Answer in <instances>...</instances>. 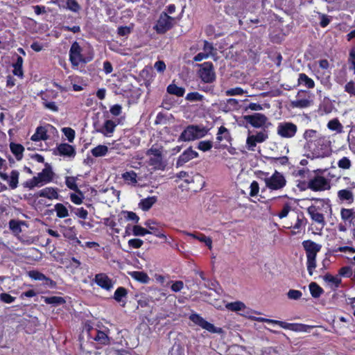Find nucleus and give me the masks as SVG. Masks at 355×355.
I'll list each match as a JSON object with an SVG mask.
<instances>
[{"label": "nucleus", "instance_id": "obj_1", "mask_svg": "<svg viewBox=\"0 0 355 355\" xmlns=\"http://www.w3.org/2000/svg\"><path fill=\"white\" fill-rule=\"evenodd\" d=\"M304 155L311 159L324 158L331 155V141L329 137L323 135L312 143L310 148H306Z\"/></svg>", "mask_w": 355, "mask_h": 355}, {"label": "nucleus", "instance_id": "obj_2", "mask_svg": "<svg viewBox=\"0 0 355 355\" xmlns=\"http://www.w3.org/2000/svg\"><path fill=\"white\" fill-rule=\"evenodd\" d=\"M302 246L305 250L307 259V270L310 275L313 273V270L316 268L317 254L320 251L322 245L316 243L311 240H306L302 242Z\"/></svg>", "mask_w": 355, "mask_h": 355}, {"label": "nucleus", "instance_id": "obj_3", "mask_svg": "<svg viewBox=\"0 0 355 355\" xmlns=\"http://www.w3.org/2000/svg\"><path fill=\"white\" fill-rule=\"evenodd\" d=\"M207 130L204 127L189 125L180 135L178 141H190L205 137Z\"/></svg>", "mask_w": 355, "mask_h": 355}, {"label": "nucleus", "instance_id": "obj_4", "mask_svg": "<svg viewBox=\"0 0 355 355\" xmlns=\"http://www.w3.org/2000/svg\"><path fill=\"white\" fill-rule=\"evenodd\" d=\"M297 132V126L288 121H284L278 123L277 127V134L282 138H293Z\"/></svg>", "mask_w": 355, "mask_h": 355}, {"label": "nucleus", "instance_id": "obj_5", "mask_svg": "<svg viewBox=\"0 0 355 355\" xmlns=\"http://www.w3.org/2000/svg\"><path fill=\"white\" fill-rule=\"evenodd\" d=\"M82 48L77 42H74L69 50V60L73 67H78L80 63H86L87 60L82 54Z\"/></svg>", "mask_w": 355, "mask_h": 355}, {"label": "nucleus", "instance_id": "obj_6", "mask_svg": "<svg viewBox=\"0 0 355 355\" xmlns=\"http://www.w3.org/2000/svg\"><path fill=\"white\" fill-rule=\"evenodd\" d=\"M264 182L266 187L272 190L281 189L286 183L284 176L277 171L270 177L265 178Z\"/></svg>", "mask_w": 355, "mask_h": 355}, {"label": "nucleus", "instance_id": "obj_7", "mask_svg": "<svg viewBox=\"0 0 355 355\" xmlns=\"http://www.w3.org/2000/svg\"><path fill=\"white\" fill-rule=\"evenodd\" d=\"M308 188L313 191H323L331 189V183L324 177L315 175L309 181Z\"/></svg>", "mask_w": 355, "mask_h": 355}, {"label": "nucleus", "instance_id": "obj_8", "mask_svg": "<svg viewBox=\"0 0 355 355\" xmlns=\"http://www.w3.org/2000/svg\"><path fill=\"white\" fill-rule=\"evenodd\" d=\"M189 319L196 324L201 327L202 329L214 334H222L223 329L220 327H216L213 324L207 322L200 315L197 313L191 314Z\"/></svg>", "mask_w": 355, "mask_h": 355}, {"label": "nucleus", "instance_id": "obj_9", "mask_svg": "<svg viewBox=\"0 0 355 355\" xmlns=\"http://www.w3.org/2000/svg\"><path fill=\"white\" fill-rule=\"evenodd\" d=\"M268 139V131L263 130L256 135H248L246 139V148L250 151H254L257 143H262Z\"/></svg>", "mask_w": 355, "mask_h": 355}, {"label": "nucleus", "instance_id": "obj_10", "mask_svg": "<svg viewBox=\"0 0 355 355\" xmlns=\"http://www.w3.org/2000/svg\"><path fill=\"white\" fill-rule=\"evenodd\" d=\"M174 19L168 16L166 13H162L155 26V29L158 33H164L172 28Z\"/></svg>", "mask_w": 355, "mask_h": 355}, {"label": "nucleus", "instance_id": "obj_11", "mask_svg": "<svg viewBox=\"0 0 355 355\" xmlns=\"http://www.w3.org/2000/svg\"><path fill=\"white\" fill-rule=\"evenodd\" d=\"M243 118L247 123L256 128H263L268 121V118L261 113L245 115Z\"/></svg>", "mask_w": 355, "mask_h": 355}, {"label": "nucleus", "instance_id": "obj_12", "mask_svg": "<svg viewBox=\"0 0 355 355\" xmlns=\"http://www.w3.org/2000/svg\"><path fill=\"white\" fill-rule=\"evenodd\" d=\"M311 96L304 91H300L296 96V99L291 101V106L297 108H305L311 105Z\"/></svg>", "mask_w": 355, "mask_h": 355}, {"label": "nucleus", "instance_id": "obj_13", "mask_svg": "<svg viewBox=\"0 0 355 355\" xmlns=\"http://www.w3.org/2000/svg\"><path fill=\"white\" fill-rule=\"evenodd\" d=\"M200 76L205 83H212L215 78V73L213 69L211 62H207L202 64V68L200 71Z\"/></svg>", "mask_w": 355, "mask_h": 355}, {"label": "nucleus", "instance_id": "obj_14", "mask_svg": "<svg viewBox=\"0 0 355 355\" xmlns=\"http://www.w3.org/2000/svg\"><path fill=\"white\" fill-rule=\"evenodd\" d=\"M320 207L319 206L311 205L307 208V213L311 218L318 224L321 225V230L325 226L326 222L324 216L320 213Z\"/></svg>", "mask_w": 355, "mask_h": 355}, {"label": "nucleus", "instance_id": "obj_15", "mask_svg": "<svg viewBox=\"0 0 355 355\" xmlns=\"http://www.w3.org/2000/svg\"><path fill=\"white\" fill-rule=\"evenodd\" d=\"M49 131H56V130L50 124H47L45 126H39L36 128L35 132L31 136V139L34 141L47 140L49 138L47 132Z\"/></svg>", "mask_w": 355, "mask_h": 355}, {"label": "nucleus", "instance_id": "obj_16", "mask_svg": "<svg viewBox=\"0 0 355 355\" xmlns=\"http://www.w3.org/2000/svg\"><path fill=\"white\" fill-rule=\"evenodd\" d=\"M267 323L268 324H278L282 328L286 329H291L295 331H306L308 326L302 324H289L286 323L283 321L280 320H272V319H267Z\"/></svg>", "mask_w": 355, "mask_h": 355}, {"label": "nucleus", "instance_id": "obj_17", "mask_svg": "<svg viewBox=\"0 0 355 355\" xmlns=\"http://www.w3.org/2000/svg\"><path fill=\"white\" fill-rule=\"evenodd\" d=\"M94 282L98 286L106 291H110L114 286V282L105 273L96 274Z\"/></svg>", "mask_w": 355, "mask_h": 355}, {"label": "nucleus", "instance_id": "obj_18", "mask_svg": "<svg viewBox=\"0 0 355 355\" xmlns=\"http://www.w3.org/2000/svg\"><path fill=\"white\" fill-rule=\"evenodd\" d=\"M323 135L320 134L315 130L313 129H306L303 133L302 137L305 140V144L304 145V150L306 148H310V146L312 145V143L315 141L318 140V139L320 138Z\"/></svg>", "mask_w": 355, "mask_h": 355}, {"label": "nucleus", "instance_id": "obj_19", "mask_svg": "<svg viewBox=\"0 0 355 355\" xmlns=\"http://www.w3.org/2000/svg\"><path fill=\"white\" fill-rule=\"evenodd\" d=\"M35 177L42 186L51 182L53 177V172L50 165L46 163L45 168Z\"/></svg>", "mask_w": 355, "mask_h": 355}, {"label": "nucleus", "instance_id": "obj_20", "mask_svg": "<svg viewBox=\"0 0 355 355\" xmlns=\"http://www.w3.org/2000/svg\"><path fill=\"white\" fill-rule=\"evenodd\" d=\"M198 157V153L191 148H189L180 155L176 162V166L177 167L182 166L185 163Z\"/></svg>", "mask_w": 355, "mask_h": 355}, {"label": "nucleus", "instance_id": "obj_21", "mask_svg": "<svg viewBox=\"0 0 355 355\" xmlns=\"http://www.w3.org/2000/svg\"><path fill=\"white\" fill-rule=\"evenodd\" d=\"M53 3L60 8H67L75 12H78L80 9L76 0H54Z\"/></svg>", "mask_w": 355, "mask_h": 355}, {"label": "nucleus", "instance_id": "obj_22", "mask_svg": "<svg viewBox=\"0 0 355 355\" xmlns=\"http://www.w3.org/2000/svg\"><path fill=\"white\" fill-rule=\"evenodd\" d=\"M96 334L93 337L94 340L98 342L103 345H107L110 343V338L108 336V334L110 333V330L107 328H104V329H96Z\"/></svg>", "mask_w": 355, "mask_h": 355}, {"label": "nucleus", "instance_id": "obj_23", "mask_svg": "<svg viewBox=\"0 0 355 355\" xmlns=\"http://www.w3.org/2000/svg\"><path fill=\"white\" fill-rule=\"evenodd\" d=\"M56 150L60 155L74 157L76 151L74 148L68 144H61L58 146Z\"/></svg>", "mask_w": 355, "mask_h": 355}, {"label": "nucleus", "instance_id": "obj_24", "mask_svg": "<svg viewBox=\"0 0 355 355\" xmlns=\"http://www.w3.org/2000/svg\"><path fill=\"white\" fill-rule=\"evenodd\" d=\"M116 124L112 120H106L102 128L97 132L102 133L105 137H110L115 130Z\"/></svg>", "mask_w": 355, "mask_h": 355}, {"label": "nucleus", "instance_id": "obj_25", "mask_svg": "<svg viewBox=\"0 0 355 355\" xmlns=\"http://www.w3.org/2000/svg\"><path fill=\"white\" fill-rule=\"evenodd\" d=\"M40 197L46 198L49 200L58 199L59 194L57 189L53 187H46L38 191Z\"/></svg>", "mask_w": 355, "mask_h": 355}, {"label": "nucleus", "instance_id": "obj_26", "mask_svg": "<svg viewBox=\"0 0 355 355\" xmlns=\"http://www.w3.org/2000/svg\"><path fill=\"white\" fill-rule=\"evenodd\" d=\"M337 195L341 202H347L348 204H352L354 202V193L350 189L339 190Z\"/></svg>", "mask_w": 355, "mask_h": 355}, {"label": "nucleus", "instance_id": "obj_27", "mask_svg": "<svg viewBox=\"0 0 355 355\" xmlns=\"http://www.w3.org/2000/svg\"><path fill=\"white\" fill-rule=\"evenodd\" d=\"M156 222L153 220H148L145 222V225L149 229L148 230H151L154 232V234L160 239H164L166 242L170 243V241H168L167 237L165 234L159 232L156 227Z\"/></svg>", "mask_w": 355, "mask_h": 355}, {"label": "nucleus", "instance_id": "obj_28", "mask_svg": "<svg viewBox=\"0 0 355 355\" xmlns=\"http://www.w3.org/2000/svg\"><path fill=\"white\" fill-rule=\"evenodd\" d=\"M121 178L128 184L135 186L138 182L137 174L134 171H129L122 173Z\"/></svg>", "mask_w": 355, "mask_h": 355}, {"label": "nucleus", "instance_id": "obj_29", "mask_svg": "<svg viewBox=\"0 0 355 355\" xmlns=\"http://www.w3.org/2000/svg\"><path fill=\"white\" fill-rule=\"evenodd\" d=\"M340 218L344 222L351 223L353 219L355 218V209H347L341 208L340 209Z\"/></svg>", "mask_w": 355, "mask_h": 355}, {"label": "nucleus", "instance_id": "obj_30", "mask_svg": "<svg viewBox=\"0 0 355 355\" xmlns=\"http://www.w3.org/2000/svg\"><path fill=\"white\" fill-rule=\"evenodd\" d=\"M10 148L11 152L15 155L17 160H21L23 157L24 148L19 144L10 143Z\"/></svg>", "mask_w": 355, "mask_h": 355}, {"label": "nucleus", "instance_id": "obj_31", "mask_svg": "<svg viewBox=\"0 0 355 355\" xmlns=\"http://www.w3.org/2000/svg\"><path fill=\"white\" fill-rule=\"evenodd\" d=\"M297 81L299 85H302L309 89H312L315 86L313 80L303 73L299 74Z\"/></svg>", "mask_w": 355, "mask_h": 355}, {"label": "nucleus", "instance_id": "obj_32", "mask_svg": "<svg viewBox=\"0 0 355 355\" xmlns=\"http://www.w3.org/2000/svg\"><path fill=\"white\" fill-rule=\"evenodd\" d=\"M157 198L151 196L141 200L139 204V207L144 211H148L156 202Z\"/></svg>", "mask_w": 355, "mask_h": 355}, {"label": "nucleus", "instance_id": "obj_33", "mask_svg": "<svg viewBox=\"0 0 355 355\" xmlns=\"http://www.w3.org/2000/svg\"><path fill=\"white\" fill-rule=\"evenodd\" d=\"M19 173L17 171L13 170L11 171L10 175H9V179L7 182H8L9 187L12 189H15L17 187L19 182Z\"/></svg>", "mask_w": 355, "mask_h": 355}, {"label": "nucleus", "instance_id": "obj_34", "mask_svg": "<svg viewBox=\"0 0 355 355\" xmlns=\"http://www.w3.org/2000/svg\"><path fill=\"white\" fill-rule=\"evenodd\" d=\"M44 302L48 304L59 306L65 303V300L60 296L44 297Z\"/></svg>", "mask_w": 355, "mask_h": 355}, {"label": "nucleus", "instance_id": "obj_35", "mask_svg": "<svg viewBox=\"0 0 355 355\" xmlns=\"http://www.w3.org/2000/svg\"><path fill=\"white\" fill-rule=\"evenodd\" d=\"M225 308L231 311H243L246 308L245 304L241 301L227 303Z\"/></svg>", "mask_w": 355, "mask_h": 355}, {"label": "nucleus", "instance_id": "obj_36", "mask_svg": "<svg viewBox=\"0 0 355 355\" xmlns=\"http://www.w3.org/2000/svg\"><path fill=\"white\" fill-rule=\"evenodd\" d=\"M107 152L108 148L105 145H98L91 150L92 155L96 157L105 156Z\"/></svg>", "mask_w": 355, "mask_h": 355}, {"label": "nucleus", "instance_id": "obj_37", "mask_svg": "<svg viewBox=\"0 0 355 355\" xmlns=\"http://www.w3.org/2000/svg\"><path fill=\"white\" fill-rule=\"evenodd\" d=\"M167 92L177 96H183L185 92V89L183 87H178L175 84H171L167 87Z\"/></svg>", "mask_w": 355, "mask_h": 355}, {"label": "nucleus", "instance_id": "obj_38", "mask_svg": "<svg viewBox=\"0 0 355 355\" xmlns=\"http://www.w3.org/2000/svg\"><path fill=\"white\" fill-rule=\"evenodd\" d=\"M130 275L135 280L141 283H147L149 281V277L146 273L141 271H133L130 272Z\"/></svg>", "mask_w": 355, "mask_h": 355}, {"label": "nucleus", "instance_id": "obj_39", "mask_svg": "<svg viewBox=\"0 0 355 355\" xmlns=\"http://www.w3.org/2000/svg\"><path fill=\"white\" fill-rule=\"evenodd\" d=\"M54 210L58 218H65L69 216L67 208L62 203H57L54 206Z\"/></svg>", "mask_w": 355, "mask_h": 355}, {"label": "nucleus", "instance_id": "obj_40", "mask_svg": "<svg viewBox=\"0 0 355 355\" xmlns=\"http://www.w3.org/2000/svg\"><path fill=\"white\" fill-rule=\"evenodd\" d=\"M128 291L124 287H119L114 292V299L117 302H124L123 298H126Z\"/></svg>", "mask_w": 355, "mask_h": 355}, {"label": "nucleus", "instance_id": "obj_41", "mask_svg": "<svg viewBox=\"0 0 355 355\" xmlns=\"http://www.w3.org/2000/svg\"><path fill=\"white\" fill-rule=\"evenodd\" d=\"M309 290L312 297L315 298L319 297L324 291L315 282H311L309 284Z\"/></svg>", "mask_w": 355, "mask_h": 355}, {"label": "nucleus", "instance_id": "obj_42", "mask_svg": "<svg viewBox=\"0 0 355 355\" xmlns=\"http://www.w3.org/2000/svg\"><path fill=\"white\" fill-rule=\"evenodd\" d=\"M216 139L219 141H221L223 139L230 141V134L225 127L220 126L219 128Z\"/></svg>", "mask_w": 355, "mask_h": 355}, {"label": "nucleus", "instance_id": "obj_43", "mask_svg": "<svg viewBox=\"0 0 355 355\" xmlns=\"http://www.w3.org/2000/svg\"><path fill=\"white\" fill-rule=\"evenodd\" d=\"M338 168L343 170H349L351 168L352 161L347 157H341L337 162Z\"/></svg>", "mask_w": 355, "mask_h": 355}, {"label": "nucleus", "instance_id": "obj_44", "mask_svg": "<svg viewBox=\"0 0 355 355\" xmlns=\"http://www.w3.org/2000/svg\"><path fill=\"white\" fill-rule=\"evenodd\" d=\"M149 164L155 169H161L164 167L162 163V156L150 157Z\"/></svg>", "mask_w": 355, "mask_h": 355}, {"label": "nucleus", "instance_id": "obj_45", "mask_svg": "<svg viewBox=\"0 0 355 355\" xmlns=\"http://www.w3.org/2000/svg\"><path fill=\"white\" fill-rule=\"evenodd\" d=\"M327 127L331 130H335L338 132L343 131V125L337 119L329 121L327 123Z\"/></svg>", "mask_w": 355, "mask_h": 355}, {"label": "nucleus", "instance_id": "obj_46", "mask_svg": "<svg viewBox=\"0 0 355 355\" xmlns=\"http://www.w3.org/2000/svg\"><path fill=\"white\" fill-rule=\"evenodd\" d=\"M103 223L106 226L110 227L116 233H119L121 230L117 227V223L114 220L113 217H109V218H103Z\"/></svg>", "mask_w": 355, "mask_h": 355}, {"label": "nucleus", "instance_id": "obj_47", "mask_svg": "<svg viewBox=\"0 0 355 355\" xmlns=\"http://www.w3.org/2000/svg\"><path fill=\"white\" fill-rule=\"evenodd\" d=\"M152 232L139 225H135L132 227V234L136 236H143L147 234H151Z\"/></svg>", "mask_w": 355, "mask_h": 355}, {"label": "nucleus", "instance_id": "obj_48", "mask_svg": "<svg viewBox=\"0 0 355 355\" xmlns=\"http://www.w3.org/2000/svg\"><path fill=\"white\" fill-rule=\"evenodd\" d=\"M245 93H247V91L243 90L241 87H239L229 89L226 90L225 92V96H241Z\"/></svg>", "mask_w": 355, "mask_h": 355}, {"label": "nucleus", "instance_id": "obj_49", "mask_svg": "<svg viewBox=\"0 0 355 355\" xmlns=\"http://www.w3.org/2000/svg\"><path fill=\"white\" fill-rule=\"evenodd\" d=\"M76 180L77 178L73 176L66 177L65 184L69 189L74 191H79V189L76 184Z\"/></svg>", "mask_w": 355, "mask_h": 355}, {"label": "nucleus", "instance_id": "obj_50", "mask_svg": "<svg viewBox=\"0 0 355 355\" xmlns=\"http://www.w3.org/2000/svg\"><path fill=\"white\" fill-rule=\"evenodd\" d=\"M203 52L208 55V57L214 56L216 49L213 44L207 41H204Z\"/></svg>", "mask_w": 355, "mask_h": 355}, {"label": "nucleus", "instance_id": "obj_51", "mask_svg": "<svg viewBox=\"0 0 355 355\" xmlns=\"http://www.w3.org/2000/svg\"><path fill=\"white\" fill-rule=\"evenodd\" d=\"M78 193H71L70 195V199L72 202L76 205H80L83 202V200L84 198L83 193L79 190V191H76Z\"/></svg>", "mask_w": 355, "mask_h": 355}, {"label": "nucleus", "instance_id": "obj_52", "mask_svg": "<svg viewBox=\"0 0 355 355\" xmlns=\"http://www.w3.org/2000/svg\"><path fill=\"white\" fill-rule=\"evenodd\" d=\"M304 216L302 215H301V216L298 215L297 216L296 222L294 224V225L293 226V230H297V232L296 231H293L292 232L293 234H297V232H299V230L302 228V227L303 225H304Z\"/></svg>", "mask_w": 355, "mask_h": 355}, {"label": "nucleus", "instance_id": "obj_53", "mask_svg": "<svg viewBox=\"0 0 355 355\" xmlns=\"http://www.w3.org/2000/svg\"><path fill=\"white\" fill-rule=\"evenodd\" d=\"M212 146L213 143L211 141H201L198 144V148L203 152L209 150Z\"/></svg>", "mask_w": 355, "mask_h": 355}, {"label": "nucleus", "instance_id": "obj_54", "mask_svg": "<svg viewBox=\"0 0 355 355\" xmlns=\"http://www.w3.org/2000/svg\"><path fill=\"white\" fill-rule=\"evenodd\" d=\"M199 275L202 280L205 281L204 286L209 289H214L216 286L217 283L216 282H211L205 277L203 272H199Z\"/></svg>", "mask_w": 355, "mask_h": 355}, {"label": "nucleus", "instance_id": "obj_55", "mask_svg": "<svg viewBox=\"0 0 355 355\" xmlns=\"http://www.w3.org/2000/svg\"><path fill=\"white\" fill-rule=\"evenodd\" d=\"M121 215H123L124 218L126 220H133L135 223L139 222V216L135 213H134L132 211H122Z\"/></svg>", "mask_w": 355, "mask_h": 355}, {"label": "nucleus", "instance_id": "obj_56", "mask_svg": "<svg viewBox=\"0 0 355 355\" xmlns=\"http://www.w3.org/2000/svg\"><path fill=\"white\" fill-rule=\"evenodd\" d=\"M202 98H203V96L200 94L198 92H191V93H189V94H187V95L186 96V99L187 101H202Z\"/></svg>", "mask_w": 355, "mask_h": 355}, {"label": "nucleus", "instance_id": "obj_57", "mask_svg": "<svg viewBox=\"0 0 355 355\" xmlns=\"http://www.w3.org/2000/svg\"><path fill=\"white\" fill-rule=\"evenodd\" d=\"M29 276L31 278H32L35 280L43 281V280L46 279V277L44 274H42L38 271H36V270L30 271Z\"/></svg>", "mask_w": 355, "mask_h": 355}, {"label": "nucleus", "instance_id": "obj_58", "mask_svg": "<svg viewBox=\"0 0 355 355\" xmlns=\"http://www.w3.org/2000/svg\"><path fill=\"white\" fill-rule=\"evenodd\" d=\"M348 63L350 64L349 69H355V49L352 48L349 53Z\"/></svg>", "mask_w": 355, "mask_h": 355}, {"label": "nucleus", "instance_id": "obj_59", "mask_svg": "<svg viewBox=\"0 0 355 355\" xmlns=\"http://www.w3.org/2000/svg\"><path fill=\"white\" fill-rule=\"evenodd\" d=\"M62 132L67 137L69 141L72 142L75 137V131L71 128H62Z\"/></svg>", "mask_w": 355, "mask_h": 355}, {"label": "nucleus", "instance_id": "obj_60", "mask_svg": "<svg viewBox=\"0 0 355 355\" xmlns=\"http://www.w3.org/2000/svg\"><path fill=\"white\" fill-rule=\"evenodd\" d=\"M143 243L144 241L139 239H132L128 241V245L135 249L141 248Z\"/></svg>", "mask_w": 355, "mask_h": 355}, {"label": "nucleus", "instance_id": "obj_61", "mask_svg": "<svg viewBox=\"0 0 355 355\" xmlns=\"http://www.w3.org/2000/svg\"><path fill=\"white\" fill-rule=\"evenodd\" d=\"M15 297L8 293H3L0 294V300L6 304H10L15 300Z\"/></svg>", "mask_w": 355, "mask_h": 355}, {"label": "nucleus", "instance_id": "obj_62", "mask_svg": "<svg viewBox=\"0 0 355 355\" xmlns=\"http://www.w3.org/2000/svg\"><path fill=\"white\" fill-rule=\"evenodd\" d=\"M43 105L45 108L53 112H56L58 111V107L56 105L55 102L44 100L43 101Z\"/></svg>", "mask_w": 355, "mask_h": 355}, {"label": "nucleus", "instance_id": "obj_63", "mask_svg": "<svg viewBox=\"0 0 355 355\" xmlns=\"http://www.w3.org/2000/svg\"><path fill=\"white\" fill-rule=\"evenodd\" d=\"M74 213L78 218L82 219H86L88 216V211L83 207L76 209Z\"/></svg>", "mask_w": 355, "mask_h": 355}, {"label": "nucleus", "instance_id": "obj_64", "mask_svg": "<svg viewBox=\"0 0 355 355\" xmlns=\"http://www.w3.org/2000/svg\"><path fill=\"white\" fill-rule=\"evenodd\" d=\"M345 91L351 96H355V83L353 81L347 83L345 86Z\"/></svg>", "mask_w": 355, "mask_h": 355}]
</instances>
